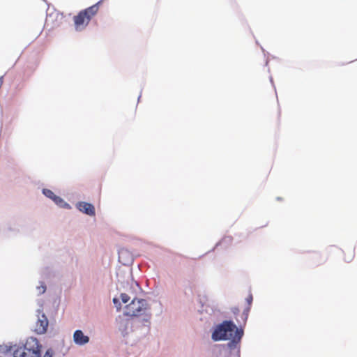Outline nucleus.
I'll return each mask as SVG.
<instances>
[{
  "label": "nucleus",
  "instance_id": "f257e3e1",
  "mask_svg": "<svg viewBox=\"0 0 357 357\" xmlns=\"http://www.w3.org/2000/svg\"><path fill=\"white\" fill-rule=\"evenodd\" d=\"M243 335V331L231 321H224L215 328L211 338L213 341L229 340L227 347L231 351L237 349Z\"/></svg>",
  "mask_w": 357,
  "mask_h": 357
},
{
  "label": "nucleus",
  "instance_id": "f03ea898",
  "mask_svg": "<svg viewBox=\"0 0 357 357\" xmlns=\"http://www.w3.org/2000/svg\"><path fill=\"white\" fill-rule=\"evenodd\" d=\"M40 347L36 338L29 337L24 345H15L13 357H40Z\"/></svg>",
  "mask_w": 357,
  "mask_h": 357
},
{
  "label": "nucleus",
  "instance_id": "7ed1b4c3",
  "mask_svg": "<svg viewBox=\"0 0 357 357\" xmlns=\"http://www.w3.org/2000/svg\"><path fill=\"white\" fill-rule=\"evenodd\" d=\"M101 1L81 10L73 17L75 29L77 31L84 30L89 24L91 20L98 13L99 5Z\"/></svg>",
  "mask_w": 357,
  "mask_h": 357
},
{
  "label": "nucleus",
  "instance_id": "20e7f679",
  "mask_svg": "<svg viewBox=\"0 0 357 357\" xmlns=\"http://www.w3.org/2000/svg\"><path fill=\"white\" fill-rule=\"evenodd\" d=\"M149 307L146 300L133 298L132 301L125 307L124 314L129 317L146 315Z\"/></svg>",
  "mask_w": 357,
  "mask_h": 357
},
{
  "label": "nucleus",
  "instance_id": "39448f33",
  "mask_svg": "<svg viewBox=\"0 0 357 357\" xmlns=\"http://www.w3.org/2000/svg\"><path fill=\"white\" fill-rule=\"evenodd\" d=\"M38 320L36 324L35 332L38 334H44L47 329L49 324L48 319L45 314L40 310L38 311Z\"/></svg>",
  "mask_w": 357,
  "mask_h": 357
},
{
  "label": "nucleus",
  "instance_id": "423d86ee",
  "mask_svg": "<svg viewBox=\"0 0 357 357\" xmlns=\"http://www.w3.org/2000/svg\"><path fill=\"white\" fill-rule=\"evenodd\" d=\"M77 208L80 211H82L89 215H95V208L91 204L84 202H79L77 204Z\"/></svg>",
  "mask_w": 357,
  "mask_h": 357
},
{
  "label": "nucleus",
  "instance_id": "0eeeda50",
  "mask_svg": "<svg viewBox=\"0 0 357 357\" xmlns=\"http://www.w3.org/2000/svg\"><path fill=\"white\" fill-rule=\"evenodd\" d=\"M74 342L79 345H84L89 342V337L84 335L81 330H77L73 335Z\"/></svg>",
  "mask_w": 357,
  "mask_h": 357
},
{
  "label": "nucleus",
  "instance_id": "6e6552de",
  "mask_svg": "<svg viewBox=\"0 0 357 357\" xmlns=\"http://www.w3.org/2000/svg\"><path fill=\"white\" fill-rule=\"evenodd\" d=\"M15 346L9 345H1L0 346V354L4 356H13V351L15 350Z\"/></svg>",
  "mask_w": 357,
  "mask_h": 357
},
{
  "label": "nucleus",
  "instance_id": "1a4fd4ad",
  "mask_svg": "<svg viewBox=\"0 0 357 357\" xmlns=\"http://www.w3.org/2000/svg\"><path fill=\"white\" fill-rule=\"evenodd\" d=\"M52 200L55 202V204H56L59 206H61V207H68V204L67 203H66L63 200V199H61L59 196L55 195V197H54V199H52Z\"/></svg>",
  "mask_w": 357,
  "mask_h": 357
},
{
  "label": "nucleus",
  "instance_id": "9d476101",
  "mask_svg": "<svg viewBox=\"0 0 357 357\" xmlns=\"http://www.w3.org/2000/svg\"><path fill=\"white\" fill-rule=\"evenodd\" d=\"M43 192V194L47 197H49L51 199H54V197L56 195L51 190H49V189H44Z\"/></svg>",
  "mask_w": 357,
  "mask_h": 357
},
{
  "label": "nucleus",
  "instance_id": "9b49d317",
  "mask_svg": "<svg viewBox=\"0 0 357 357\" xmlns=\"http://www.w3.org/2000/svg\"><path fill=\"white\" fill-rule=\"evenodd\" d=\"M121 299L123 303H126L130 299V296H129L127 294L122 293L120 296Z\"/></svg>",
  "mask_w": 357,
  "mask_h": 357
},
{
  "label": "nucleus",
  "instance_id": "f8f14e48",
  "mask_svg": "<svg viewBox=\"0 0 357 357\" xmlns=\"http://www.w3.org/2000/svg\"><path fill=\"white\" fill-rule=\"evenodd\" d=\"M354 257V254L353 251H350L348 256H345L344 259L347 262L351 261Z\"/></svg>",
  "mask_w": 357,
  "mask_h": 357
},
{
  "label": "nucleus",
  "instance_id": "ddd939ff",
  "mask_svg": "<svg viewBox=\"0 0 357 357\" xmlns=\"http://www.w3.org/2000/svg\"><path fill=\"white\" fill-rule=\"evenodd\" d=\"M126 254V251H124V250H121V251H120V252H119V261H120L121 262H122L123 264H126V262H123V261H122V258H123V255H125Z\"/></svg>",
  "mask_w": 357,
  "mask_h": 357
},
{
  "label": "nucleus",
  "instance_id": "4468645a",
  "mask_svg": "<svg viewBox=\"0 0 357 357\" xmlns=\"http://www.w3.org/2000/svg\"><path fill=\"white\" fill-rule=\"evenodd\" d=\"M53 351L52 349H47V351L45 352V355L43 356V357H53Z\"/></svg>",
  "mask_w": 357,
  "mask_h": 357
},
{
  "label": "nucleus",
  "instance_id": "2eb2a0df",
  "mask_svg": "<svg viewBox=\"0 0 357 357\" xmlns=\"http://www.w3.org/2000/svg\"><path fill=\"white\" fill-rule=\"evenodd\" d=\"M252 299H253V298H252V294H249L248 296L246 298V301L249 305H251V303L252 302Z\"/></svg>",
  "mask_w": 357,
  "mask_h": 357
},
{
  "label": "nucleus",
  "instance_id": "dca6fc26",
  "mask_svg": "<svg viewBox=\"0 0 357 357\" xmlns=\"http://www.w3.org/2000/svg\"><path fill=\"white\" fill-rule=\"evenodd\" d=\"M40 289V293H44L45 291L46 287L45 286H42L41 287L38 288Z\"/></svg>",
  "mask_w": 357,
  "mask_h": 357
},
{
  "label": "nucleus",
  "instance_id": "f3484780",
  "mask_svg": "<svg viewBox=\"0 0 357 357\" xmlns=\"http://www.w3.org/2000/svg\"><path fill=\"white\" fill-rule=\"evenodd\" d=\"M3 84V77H0V89L1 88L2 85Z\"/></svg>",
  "mask_w": 357,
  "mask_h": 357
},
{
  "label": "nucleus",
  "instance_id": "a211bd4d",
  "mask_svg": "<svg viewBox=\"0 0 357 357\" xmlns=\"http://www.w3.org/2000/svg\"><path fill=\"white\" fill-rule=\"evenodd\" d=\"M118 301H118V299H117V298H114L113 299V302H114V303H115V304H116V303H118Z\"/></svg>",
  "mask_w": 357,
  "mask_h": 357
},
{
  "label": "nucleus",
  "instance_id": "6ab92c4d",
  "mask_svg": "<svg viewBox=\"0 0 357 357\" xmlns=\"http://www.w3.org/2000/svg\"><path fill=\"white\" fill-rule=\"evenodd\" d=\"M237 312H238V309L235 308L234 310V313L236 314Z\"/></svg>",
  "mask_w": 357,
  "mask_h": 357
},
{
  "label": "nucleus",
  "instance_id": "aec40b11",
  "mask_svg": "<svg viewBox=\"0 0 357 357\" xmlns=\"http://www.w3.org/2000/svg\"><path fill=\"white\" fill-rule=\"evenodd\" d=\"M248 313L245 314V319H247Z\"/></svg>",
  "mask_w": 357,
  "mask_h": 357
}]
</instances>
